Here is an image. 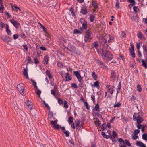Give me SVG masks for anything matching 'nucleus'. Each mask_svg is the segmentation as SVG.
Here are the masks:
<instances>
[{
  "label": "nucleus",
  "instance_id": "nucleus-40",
  "mask_svg": "<svg viewBox=\"0 0 147 147\" xmlns=\"http://www.w3.org/2000/svg\"><path fill=\"white\" fill-rule=\"evenodd\" d=\"M4 9V7L3 5H1L0 6V13H3V11Z\"/></svg>",
  "mask_w": 147,
  "mask_h": 147
},
{
  "label": "nucleus",
  "instance_id": "nucleus-22",
  "mask_svg": "<svg viewBox=\"0 0 147 147\" xmlns=\"http://www.w3.org/2000/svg\"><path fill=\"white\" fill-rule=\"evenodd\" d=\"M49 58L48 56H45L44 57L43 63L44 64H47L48 63V61Z\"/></svg>",
  "mask_w": 147,
  "mask_h": 147
},
{
  "label": "nucleus",
  "instance_id": "nucleus-11",
  "mask_svg": "<svg viewBox=\"0 0 147 147\" xmlns=\"http://www.w3.org/2000/svg\"><path fill=\"white\" fill-rule=\"evenodd\" d=\"M100 42L104 48H106L108 47V45L107 43V40L103 38Z\"/></svg>",
  "mask_w": 147,
  "mask_h": 147
},
{
  "label": "nucleus",
  "instance_id": "nucleus-63",
  "mask_svg": "<svg viewBox=\"0 0 147 147\" xmlns=\"http://www.w3.org/2000/svg\"><path fill=\"white\" fill-rule=\"evenodd\" d=\"M51 94L54 96H55V92L53 89H52L51 90Z\"/></svg>",
  "mask_w": 147,
  "mask_h": 147
},
{
  "label": "nucleus",
  "instance_id": "nucleus-17",
  "mask_svg": "<svg viewBox=\"0 0 147 147\" xmlns=\"http://www.w3.org/2000/svg\"><path fill=\"white\" fill-rule=\"evenodd\" d=\"M98 44L97 42H95L92 45V47L93 48H95L97 50V52L98 54H99V50L98 49L97 47L98 46Z\"/></svg>",
  "mask_w": 147,
  "mask_h": 147
},
{
  "label": "nucleus",
  "instance_id": "nucleus-16",
  "mask_svg": "<svg viewBox=\"0 0 147 147\" xmlns=\"http://www.w3.org/2000/svg\"><path fill=\"white\" fill-rule=\"evenodd\" d=\"M136 145L139 147H146V145L140 141H136Z\"/></svg>",
  "mask_w": 147,
  "mask_h": 147
},
{
  "label": "nucleus",
  "instance_id": "nucleus-49",
  "mask_svg": "<svg viewBox=\"0 0 147 147\" xmlns=\"http://www.w3.org/2000/svg\"><path fill=\"white\" fill-rule=\"evenodd\" d=\"M137 90L139 92H140L142 90V88L140 85H138L137 86Z\"/></svg>",
  "mask_w": 147,
  "mask_h": 147
},
{
  "label": "nucleus",
  "instance_id": "nucleus-7",
  "mask_svg": "<svg viewBox=\"0 0 147 147\" xmlns=\"http://www.w3.org/2000/svg\"><path fill=\"white\" fill-rule=\"evenodd\" d=\"M69 74L67 73L63 74L62 76L63 79L65 81H69L71 79V78L69 76Z\"/></svg>",
  "mask_w": 147,
  "mask_h": 147
},
{
  "label": "nucleus",
  "instance_id": "nucleus-31",
  "mask_svg": "<svg viewBox=\"0 0 147 147\" xmlns=\"http://www.w3.org/2000/svg\"><path fill=\"white\" fill-rule=\"evenodd\" d=\"M102 135L106 139H108L109 138V136L108 135H106L105 133L104 132H102L101 133Z\"/></svg>",
  "mask_w": 147,
  "mask_h": 147
},
{
  "label": "nucleus",
  "instance_id": "nucleus-32",
  "mask_svg": "<svg viewBox=\"0 0 147 147\" xmlns=\"http://www.w3.org/2000/svg\"><path fill=\"white\" fill-rule=\"evenodd\" d=\"M99 107L98 104H97L95 106L94 109V110H95L98 111H99Z\"/></svg>",
  "mask_w": 147,
  "mask_h": 147
},
{
  "label": "nucleus",
  "instance_id": "nucleus-29",
  "mask_svg": "<svg viewBox=\"0 0 147 147\" xmlns=\"http://www.w3.org/2000/svg\"><path fill=\"white\" fill-rule=\"evenodd\" d=\"M46 73L50 79H52V76L51 75L50 72L48 70H47L46 72Z\"/></svg>",
  "mask_w": 147,
  "mask_h": 147
},
{
  "label": "nucleus",
  "instance_id": "nucleus-64",
  "mask_svg": "<svg viewBox=\"0 0 147 147\" xmlns=\"http://www.w3.org/2000/svg\"><path fill=\"white\" fill-rule=\"evenodd\" d=\"M57 65L58 67H60V68H62L63 65H62V64L60 62H58L57 63Z\"/></svg>",
  "mask_w": 147,
  "mask_h": 147
},
{
  "label": "nucleus",
  "instance_id": "nucleus-25",
  "mask_svg": "<svg viewBox=\"0 0 147 147\" xmlns=\"http://www.w3.org/2000/svg\"><path fill=\"white\" fill-rule=\"evenodd\" d=\"M12 8L16 12H18V11H21V9L20 8L16 6H15L13 7L12 6Z\"/></svg>",
  "mask_w": 147,
  "mask_h": 147
},
{
  "label": "nucleus",
  "instance_id": "nucleus-44",
  "mask_svg": "<svg viewBox=\"0 0 147 147\" xmlns=\"http://www.w3.org/2000/svg\"><path fill=\"white\" fill-rule=\"evenodd\" d=\"M130 53L131 55V56L135 58V54L134 52V50H130Z\"/></svg>",
  "mask_w": 147,
  "mask_h": 147
},
{
  "label": "nucleus",
  "instance_id": "nucleus-15",
  "mask_svg": "<svg viewBox=\"0 0 147 147\" xmlns=\"http://www.w3.org/2000/svg\"><path fill=\"white\" fill-rule=\"evenodd\" d=\"M1 39L5 42H8L9 41V38L6 35H2L1 36Z\"/></svg>",
  "mask_w": 147,
  "mask_h": 147
},
{
  "label": "nucleus",
  "instance_id": "nucleus-12",
  "mask_svg": "<svg viewBox=\"0 0 147 147\" xmlns=\"http://www.w3.org/2000/svg\"><path fill=\"white\" fill-rule=\"evenodd\" d=\"M117 73L114 71H112L111 72V78H114L115 79L116 78H118Z\"/></svg>",
  "mask_w": 147,
  "mask_h": 147
},
{
  "label": "nucleus",
  "instance_id": "nucleus-18",
  "mask_svg": "<svg viewBox=\"0 0 147 147\" xmlns=\"http://www.w3.org/2000/svg\"><path fill=\"white\" fill-rule=\"evenodd\" d=\"M109 39L108 40V42L109 43H112L114 42V37L112 34H109Z\"/></svg>",
  "mask_w": 147,
  "mask_h": 147
},
{
  "label": "nucleus",
  "instance_id": "nucleus-36",
  "mask_svg": "<svg viewBox=\"0 0 147 147\" xmlns=\"http://www.w3.org/2000/svg\"><path fill=\"white\" fill-rule=\"evenodd\" d=\"M142 138L144 140L146 141L147 140V134H144L142 136Z\"/></svg>",
  "mask_w": 147,
  "mask_h": 147
},
{
  "label": "nucleus",
  "instance_id": "nucleus-58",
  "mask_svg": "<svg viewBox=\"0 0 147 147\" xmlns=\"http://www.w3.org/2000/svg\"><path fill=\"white\" fill-rule=\"evenodd\" d=\"M34 62L35 64H37L39 63V61L38 60V59L36 58H35L34 59Z\"/></svg>",
  "mask_w": 147,
  "mask_h": 147
},
{
  "label": "nucleus",
  "instance_id": "nucleus-48",
  "mask_svg": "<svg viewBox=\"0 0 147 147\" xmlns=\"http://www.w3.org/2000/svg\"><path fill=\"white\" fill-rule=\"evenodd\" d=\"M115 6H116V8H117V9H118L119 8V1L118 0H117V1L116 3V5H115Z\"/></svg>",
  "mask_w": 147,
  "mask_h": 147
},
{
  "label": "nucleus",
  "instance_id": "nucleus-52",
  "mask_svg": "<svg viewBox=\"0 0 147 147\" xmlns=\"http://www.w3.org/2000/svg\"><path fill=\"white\" fill-rule=\"evenodd\" d=\"M92 5L95 8H97V6L96 2L94 1H93L92 3Z\"/></svg>",
  "mask_w": 147,
  "mask_h": 147
},
{
  "label": "nucleus",
  "instance_id": "nucleus-1",
  "mask_svg": "<svg viewBox=\"0 0 147 147\" xmlns=\"http://www.w3.org/2000/svg\"><path fill=\"white\" fill-rule=\"evenodd\" d=\"M101 56L103 59L107 61L111 60L112 59V55L107 50L102 51V53Z\"/></svg>",
  "mask_w": 147,
  "mask_h": 147
},
{
  "label": "nucleus",
  "instance_id": "nucleus-35",
  "mask_svg": "<svg viewBox=\"0 0 147 147\" xmlns=\"http://www.w3.org/2000/svg\"><path fill=\"white\" fill-rule=\"evenodd\" d=\"M142 65L145 68H147V64L145 62V61L144 60H142Z\"/></svg>",
  "mask_w": 147,
  "mask_h": 147
},
{
  "label": "nucleus",
  "instance_id": "nucleus-8",
  "mask_svg": "<svg viewBox=\"0 0 147 147\" xmlns=\"http://www.w3.org/2000/svg\"><path fill=\"white\" fill-rule=\"evenodd\" d=\"M10 21L16 29L18 28L20 26V24L14 20L13 19H10Z\"/></svg>",
  "mask_w": 147,
  "mask_h": 147
},
{
  "label": "nucleus",
  "instance_id": "nucleus-5",
  "mask_svg": "<svg viewBox=\"0 0 147 147\" xmlns=\"http://www.w3.org/2000/svg\"><path fill=\"white\" fill-rule=\"evenodd\" d=\"M113 86L109 85L106 86V89L107 92L111 94L112 95L113 94Z\"/></svg>",
  "mask_w": 147,
  "mask_h": 147
},
{
  "label": "nucleus",
  "instance_id": "nucleus-6",
  "mask_svg": "<svg viewBox=\"0 0 147 147\" xmlns=\"http://www.w3.org/2000/svg\"><path fill=\"white\" fill-rule=\"evenodd\" d=\"M58 120L56 119L55 121H51V123L52 125L53 126V128L56 129H57L59 128L60 125L57 124Z\"/></svg>",
  "mask_w": 147,
  "mask_h": 147
},
{
  "label": "nucleus",
  "instance_id": "nucleus-56",
  "mask_svg": "<svg viewBox=\"0 0 147 147\" xmlns=\"http://www.w3.org/2000/svg\"><path fill=\"white\" fill-rule=\"evenodd\" d=\"M140 132V130L138 129L135 130L134 132V134L135 135H137L138 133H139Z\"/></svg>",
  "mask_w": 147,
  "mask_h": 147
},
{
  "label": "nucleus",
  "instance_id": "nucleus-39",
  "mask_svg": "<svg viewBox=\"0 0 147 147\" xmlns=\"http://www.w3.org/2000/svg\"><path fill=\"white\" fill-rule=\"evenodd\" d=\"M76 122V127L77 128H79V126L80 122L78 120H76L75 121Z\"/></svg>",
  "mask_w": 147,
  "mask_h": 147
},
{
  "label": "nucleus",
  "instance_id": "nucleus-55",
  "mask_svg": "<svg viewBox=\"0 0 147 147\" xmlns=\"http://www.w3.org/2000/svg\"><path fill=\"white\" fill-rule=\"evenodd\" d=\"M38 24L40 25V26L41 27V28H42L43 29V31H45V27L42 24H41L40 23H38Z\"/></svg>",
  "mask_w": 147,
  "mask_h": 147
},
{
  "label": "nucleus",
  "instance_id": "nucleus-28",
  "mask_svg": "<svg viewBox=\"0 0 147 147\" xmlns=\"http://www.w3.org/2000/svg\"><path fill=\"white\" fill-rule=\"evenodd\" d=\"M92 78L94 79V80H97V76L96 74L95 73L94 71H93L92 72Z\"/></svg>",
  "mask_w": 147,
  "mask_h": 147
},
{
  "label": "nucleus",
  "instance_id": "nucleus-43",
  "mask_svg": "<svg viewBox=\"0 0 147 147\" xmlns=\"http://www.w3.org/2000/svg\"><path fill=\"white\" fill-rule=\"evenodd\" d=\"M95 16L94 15H91L90 16V20L91 22H93L94 20Z\"/></svg>",
  "mask_w": 147,
  "mask_h": 147
},
{
  "label": "nucleus",
  "instance_id": "nucleus-23",
  "mask_svg": "<svg viewBox=\"0 0 147 147\" xmlns=\"http://www.w3.org/2000/svg\"><path fill=\"white\" fill-rule=\"evenodd\" d=\"M6 31L8 34L10 35L11 34V32L9 30L8 25L7 24H6Z\"/></svg>",
  "mask_w": 147,
  "mask_h": 147
},
{
  "label": "nucleus",
  "instance_id": "nucleus-41",
  "mask_svg": "<svg viewBox=\"0 0 147 147\" xmlns=\"http://www.w3.org/2000/svg\"><path fill=\"white\" fill-rule=\"evenodd\" d=\"M23 85L22 83H20L19 84H18L17 85V89H18L19 88L21 87H22V88H23Z\"/></svg>",
  "mask_w": 147,
  "mask_h": 147
},
{
  "label": "nucleus",
  "instance_id": "nucleus-27",
  "mask_svg": "<svg viewBox=\"0 0 147 147\" xmlns=\"http://www.w3.org/2000/svg\"><path fill=\"white\" fill-rule=\"evenodd\" d=\"M138 37L140 39L144 37V36L142 34L141 32L139 31L137 34Z\"/></svg>",
  "mask_w": 147,
  "mask_h": 147
},
{
  "label": "nucleus",
  "instance_id": "nucleus-30",
  "mask_svg": "<svg viewBox=\"0 0 147 147\" xmlns=\"http://www.w3.org/2000/svg\"><path fill=\"white\" fill-rule=\"evenodd\" d=\"M112 137L114 138H116L117 137V135L115 131H112Z\"/></svg>",
  "mask_w": 147,
  "mask_h": 147
},
{
  "label": "nucleus",
  "instance_id": "nucleus-38",
  "mask_svg": "<svg viewBox=\"0 0 147 147\" xmlns=\"http://www.w3.org/2000/svg\"><path fill=\"white\" fill-rule=\"evenodd\" d=\"M33 82V85L34 86V88L37 89L38 87L36 86V83L35 82L34 80H31Z\"/></svg>",
  "mask_w": 147,
  "mask_h": 147
},
{
  "label": "nucleus",
  "instance_id": "nucleus-62",
  "mask_svg": "<svg viewBox=\"0 0 147 147\" xmlns=\"http://www.w3.org/2000/svg\"><path fill=\"white\" fill-rule=\"evenodd\" d=\"M84 104L85 105V106L86 107V109L88 110L89 109V108L88 107V103H87V102H84Z\"/></svg>",
  "mask_w": 147,
  "mask_h": 147
},
{
  "label": "nucleus",
  "instance_id": "nucleus-53",
  "mask_svg": "<svg viewBox=\"0 0 147 147\" xmlns=\"http://www.w3.org/2000/svg\"><path fill=\"white\" fill-rule=\"evenodd\" d=\"M109 138L112 140L113 142L115 143L116 142L117 140L115 139H114V138H113L112 136H111L109 137Z\"/></svg>",
  "mask_w": 147,
  "mask_h": 147
},
{
  "label": "nucleus",
  "instance_id": "nucleus-4",
  "mask_svg": "<svg viewBox=\"0 0 147 147\" xmlns=\"http://www.w3.org/2000/svg\"><path fill=\"white\" fill-rule=\"evenodd\" d=\"M91 39L90 31L87 30L86 32L85 36L84 37V40L86 42L90 41Z\"/></svg>",
  "mask_w": 147,
  "mask_h": 147
},
{
  "label": "nucleus",
  "instance_id": "nucleus-42",
  "mask_svg": "<svg viewBox=\"0 0 147 147\" xmlns=\"http://www.w3.org/2000/svg\"><path fill=\"white\" fill-rule=\"evenodd\" d=\"M125 143H124V144H125L127 146L129 147L131 146V145L130 143L129 142V141L128 140H125Z\"/></svg>",
  "mask_w": 147,
  "mask_h": 147
},
{
  "label": "nucleus",
  "instance_id": "nucleus-19",
  "mask_svg": "<svg viewBox=\"0 0 147 147\" xmlns=\"http://www.w3.org/2000/svg\"><path fill=\"white\" fill-rule=\"evenodd\" d=\"M17 90L19 91L20 93L21 94V95H23L25 93L24 90H25V89L24 87H23V88H22V87H21Z\"/></svg>",
  "mask_w": 147,
  "mask_h": 147
},
{
  "label": "nucleus",
  "instance_id": "nucleus-46",
  "mask_svg": "<svg viewBox=\"0 0 147 147\" xmlns=\"http://www.w3.org/2000/svg\"><path fill=\"white\" fill-rule=\"evenodd\" d=\"M58 103L60 104H63V101L62 99L59 98L58 100Z\"/></svg>",
  "mask_w": 147,
  "mask_h": 147
},
{
  "label": "nucleus",
  "instance_id": "nucleus-59",
  "mask_svg": "<svg viewBox=\"0 0 147 147\" xmlns=\"http://www.w3.org/2000/svg\"><path fill=\"white\" fill-rule=\"evenodd\" d=\"M118 141L120 143H123V144L125 143V141H124L122 138L117 139Z\"/></svg>",
  "mask_w": 147,
  "mask_h": 147
},
{
  "label": "nucleus",
  "instance_id": "nucleus-20",
  "mask_svg": "<svg viewBox=\"0 0 147 147\" xmlns=\"http://www.w3.org/2000/svg\"><path fill=\"white\" fill-rule=\"evenodd\" d=\"M137 127L138 129H141V131L142 132H144V129L145 128V126L142 125H137Z\"/></svg>",
  "mask_w": 147,
  "mask_h": 147
},
{
  "label": "nucleus",
  "instance_id": "nucleus-61",
  "mask_svg": "<svg viewBox=\"0 0 147 147\" xmlns=\"http://www.w3.org/2000/svg\"><path fill=\"white\" fill-rule=\"evenodd\" d=\"M121 105V104L119 103H117L116 104H115L114 105L113 107H119Z\"/></svg>",
  "mask_w": 147,
  "mask_h": 147
},
{
  "label": "nucleus",
  "instance_id": "nucleus-37",
  "mask_svg": "<svg viewBox=\"0 0 147 147\" xmlns=\"http://www.w3.org/2000/svg\"><path fill=\"white\" fill-rule=\"evenodd\" d=\"M95 123L96 126H99L100 125L99 121V120L98 119H96V121L95 122Z\"/></svg>",
  "mask_w": 147,
  "mask_h": 147
},
{
  "label": "nucleus",
  "instance_id": "nucleus-60",
  "mask_svg": "<svg viewBox=\"0 0 147 147\" xmlns=\"http://www.w3.org/2000/svg\"><path fill=\"white\" fill-rule=\"evenodd\" d=\"M26 104L27 106H28L30 105H32V103L31 102L29 101L28 100H27L26 102Z\"/></svg>",
  "mask_w": 147,
  "mask_h": 147
},
{
  "label": "nucleus",
  "instance_id": "nucleus-14",
  "mask_svg": "<svg viewBox=\"0 0 147 147\" xmlns=\"http://www.w3.org/2000/svg\"><path fill=\"white\" fill-rule=\"evenodd\" d=\"M143 49V53L147 59V46L146 45H144L142 46Z\"/></svg>",
  "mask_w": 147,
  "mask_h": 147
},
{
  "label": "nucleus",
  "instance_id": "nucleus-45",
  "mask_svg": "<svg viewBox=\"0 0 147 147\" xmlns=\"http://www.w3.org/2000/svg\"><path fill=\"white\" fill-rule=\"evenodd\" d=\"M27 64L30 63H31L32 59L30 57H28V58H27Z\"/></svg>",
  "mask_w": 147,
  "mask_h": 147
},
{
  "label": "nucleus",
  "instance_id": "nucleus-51",
  "mask_svg": "<svg viewBox=\"0 0 147 147\" xmlns=\"http://www.w3.org/2000/svg\"><path fill=\"white\" fill-rule=\"evenodd\" d=\"M134 11L135 12H137L138 10H139L138 7L137 6H134L133 8Z\"/></svg>",
  "mask_w": 147,
  "mask_h": 147
},
{
  "label": "nucleus",
  "instance_id": "nucleus-33",
  "mask_svg": "<svg viewBox=\"0 0 147 147\" xmlns=\"http://www.w3.org/2000/svg\"><path fill=\"white\" fill-rule=\"evenodd\" d=\"M73 121V118L72 117H70L68 119V122L69 124H71Z\"/></svg>",
  "mask_w": 147,
  "mask_h": 147
},
{
  "label": "nucleus",
  "instance_id": "nucleus-54",
  "mask_svg": "<svg viewBox=\"0 0 147 147\" xmlns=\"http://www.w3.org/2000/svg\"><path fill=\"white\" fill-rule=\"evenodd\" d=\"M71 86L72 87H74L75 88H77L78 87V86L77 84H76L74 83L71 84Z\"/></svg>",
  "mask_w": 147,
  "mask_h": 147
},
{
  "label": "nucleus",
  "instance_id": "nucleus-50",
  "mask_svg": "<svg viewBox=\"0 0 147 147\" xmlns=\"http://www.w3.org/2000/svg\"><path fill=\"white\" fill-rule=\"evenodd\" d=\"M43 102L45 105V107L47 108L48 109V110H50V107L46 103L45 101H43Z\"/></svg>",
  "mask_w": 147,
  "mask_h": 147
},
{
  "label": "nucleus",
  "instance_id": "nucleus-26",
  "mask_svg": "<svg viewBox=\"0 0 147 147\" xmlns=\"http://www.w3.org/2000/svg\"><path fill=\"white\" fill-rule=\"evenodd\" d=\"M99 82L98 81H96L94 83L93 85H92L91 86L92 87H98L99 86Z\"/></svg>",
  "mask_w": 147,
  "mask_h": 147
},
{
  "label": "nucleus",
  "instance_id": "nucleus-24",
  "mask_svg": "<svg viewBox=\"0 0 147 147\" xmlns=\"http://www.w3.org/2000/svg\"><path fill=\"white\" fill-rule=\"evenodd\" d=\"M84 31L83 30H82L81 29H80V30H79L77 29H75L74 31V34H81Z\"/></svg>",
  "mask_w": 147,
  "mask_h": 147
},
{
  "label": "nucleus",
  "instance_id": "nucleus-34",
  "mask_svg": "<svg viewBox=\"0 0 147 147\" xmlns=\"http://www.w3.org/2000/svg\"><path fill=\"white\" fill-rule=\"evenodd\" d=\"M63 132L65 134L66 137H68L69 136L70 133L68 131H64Z\"/></svg>",
  "mask_w": 147,
  "mask_h": 147
},
{
  "label": "nucleus",
  "instance_id": "nucleus-10",
  "mask_svg": "<svg viewBox=\"0 0 147 147\" xmlns=\"http://www.w3.org/2000/svg\"><path fill=\"white\" fill-rule=\"evenodd\" d=\"M67 49L71 53L74 52L75 51V47L71 44L69 45L68 47H67Z\"/></svg>",
  "mask_w": 147,
  "mask_h": 147
},
{
  "label": "nucleus",
  "instance_id": "nucleus-57",
  "mask_svg": "<svg viewBox=\"0 0 147 147\" xmlns=\"http://www.w3.org/2000/svg\"><path fill=\"white\" fill-rule=\"evenodd\" d=\"M37 91H36V93L39 96V97H40V95L41 93V91L37 89Z\"/></svg>",
  "mask_w": 147,
  "mask_h": 147
},
{
  "label": "nucleus",
  "instance_id": "nucleus-3",
  "mask_svg": "<svg viewBox=\"0 0 147 147\" xmlns=\"http://www.w3.org/2000/svg\"><path fill=\"white\" fill-rule=\"evenodd\" d=\"M137 115V114L135 113L133 116V119L134 121L136 120L138 123L139 124L143 121V119L140 116H138L136 118V116Z\"/></svg>",
  "mask_w": 147,
  "mask_h": 147
},
{
  "label": "nucleus",
  "instance_id": "nucleus-9",
  "mask_svg": "<svg viewBox=\"0 0 147 147\" xmlns=\"http://www.w3.org/2000/svg\"><path fill=\"white\" fill-rule=\"evenodd\" d=\"M73 74L76 76L78 80L80 82L81 81L82 77L78 71H74L73 72Z\"/></svg>",
  "mask_w": 147,
  "mask_h": 147
},
{
  "label": "nucleus",
  "instance_id": "nucleus-21",
  "mask_svg": "<svg viewBox=\"0 0 147 147\" xmlns=\"http://www.w3.org/2000/svg\"><path fill=\"white\" fill-rule=\"evenodd\" d=\"M80 12L83 14L85 15L87 13V10L85 7H82L81 10Z\"/></svg>",
  "mask_w": 147,
  "mask_h": 147
},
{
  "label": "nucleus",
  "instance_id": "nucleus-47",
  "mask_svg": "<svg viewBox=\"0 0 147 147\" xmlns=\"http://www.w3.org/2000/svg\"><path fill=\"white\" fill-rule=\"evenodd\" d=\"M64 107L66 108H67L68 107V105L67 102L66 101H64Z\"/></svg>",
  "mask_w": 147,
  "mask_h": 147
},
{
  "label": "nucleus",
  "instance_id": "nucleus-13",
  "mask_svg": "<svg viewBox=\"0 0 147 147\" xmlns=\"http://www.w3.org/2000/svg\"><path fill=\"white\" fill-rule=\"evenodd\" d=\"M28 65H26V67H27ZM28 69L27 67L26 68H24V71H23V74L24 76L26 77V79H28L29 77L28 74Z\"/></svg>",
  "mask_w": 147,
  "mask_h": 147
},
{
  "label": "nucleus",
  "instance_id": "nucleus-2",
  "mask_svg": "<svg viewBox=\"0 0 147 147\" xmlns=\"http://www.w3.org/2000/svg\"><path fill=\"white\" fill-rule=\"evenodd\" d=\"M80 21L82 24V26L81 28V30L84 31V30H86L87 28V22L82 18L80 19Z\"/></svg>",
  "mask_w": 147,
  "mask_h": 147
}]
</instances>
